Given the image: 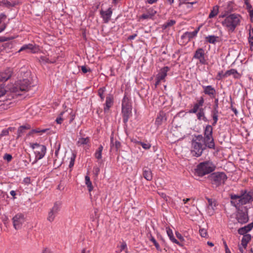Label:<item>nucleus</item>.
Masks as SVG:
<instances>
[{
  "label": "nucleus",
  "instance_id": "nucleus-1",
  "mask_svg": "<svg viewBox=\"0 0 253 253\" xmlns=\"http://www.w3.org/2000/svg\"><path fill=\"white\" fill-rule=\"evenodd\" d=\"M229 197L231 205L237 210L236 219L238 222L242 224L247 223L249 220L248 208L246 206L241 207L253 201V191L242 190L240 194L231 193Z\"/></svg>",
  "mask_w": 253,
  "mask_h": 253
},
{
  "label": "nucleus",
  "instance_id": "nucleus-2",
  "mask_svg": "<svg viewBox=\"0 0 253 253\" xmlns=\"http://www.w3.org/2000/svg\"><path fill=\"white\" fill-rule=\"evenodd\" d=\"M242 16L237 13L230 14L225 16V19L222 22L223 26L226 28L230 32L235 31L236 28L240 25Z\"/></svg>",
  "mask_w": 253,
  "mask_h": 253
},
{
  "label": "nucleus",
  "instance_id": "nucleus-3",
  "mask_svg": "<svg viewBox=\"0 0 253 253\" xmlns=\"http://www.w3.org/2000/svg\"><path fill=\"white\" fill-rule=\"evenodd\" d=\"M216 168L215 165L211 161H205L200 163L196 167L195 172L196 174L202 177L206 174L212 172Z\"/></svg>",
  "mask_w": 253,
  "mask_h": 253
},
{
  "label": "nucleus",
  "instance_id": "nucleus-4",
  "mask_svg": "<svg viewBox=\"0 0 253 253\" xmlns=\"http://www.w3.org/2000/svg\"><path fill=\"white\" fill-rule=\"evenodd\" d=\"M208 179L211 183L216 187L223 184L227 180V177L223 172H212L208 176Z\"/></svg>",
  "mask_w": 253,
  "mask_h": 253
},
{
  "label": "nucleus",
  "instance_id": "nucleus-5",
  "mask_svg": "<svg viewBox=\"0 0 253 253\" xmlns=\"http://www.w3.org/2000/svg\"><path fill=\"white\" fill-rule=\"evenodd\" d=\"M12 74V70L10 68L0 73V97L5 94L6 90L4 88V83L11 77Z\"/></svg>",
  "mask_w": 253,
  "mask_h": 253
},
{
  "label": "nucleus",
  "instance_id": "nucleus-6",
  "mask_svg": "<svg viewBox=\"0 0 253 253\" xmlns=\"http://www.w3.org/2000/svg\"><path fill=\"white\" fill-rule=\"evenodd\" d=\"M31 147L33 149L35 150L36 161L33 163V164H34L38 160L42 159L46 153V148L44 145H41L37 143L32 144Z\"/></svg>",
  "mask_w": 253,
  "mask_h": 253
},
{
  "label": "nucleus",
  "instance_id": "nucleus-7",
  "mask_svg": "<svg viewBox=\"0 0 253 253\" xmlns=\"http://www.w3.org/2000/svg\"><path fill=\"white\" fill-rule=\"evenodd\" d=\"M205 149L206 146H204L202 143L191 141V153L192 156L199 157L202 155L203 151Z\"/></svg>",
  "mask_w": 253,
  "mask_h": 253
},
{
  "label": "nucleus",
  "instance_id": "nucleus-8",
  "mask_svg": "<svg viewBox=\"0 0 253 253\" xmlns=\"http://www.w3.org/2000/svg\"><path fill=\"white\" fill-rule=\"evenodd\" d=\"M30 84V81L27 79L20 80L15 84L13 88V91L16 92L19 90L27 91L31 87Z\"/></svg>",
  "mask_w": 253,
  "mask_h": 253
},
{
  "label": "nucleus",
  "instance_id": "nucleus-9",
  "mask_svg": "<svg viewBox=\"0 0 253 253\" xmlns=\"http://www.w3.org/2000/svg\"><path fill=\"white\" fill-rule=\"evenodd\" d=\"M61 203L60 202H56L50 211H49L47 219L49 222H52L58 212L60 210Z\"/></svg>",
  "mask_w": 253,
  "mask_h": 253
},
{
  "label": "nucleus",
  "instance_id": "nucleus-10",
  "mask_svg": "<svg viewBox=\"0 0 253 253\" xmlns=\"http://www.w3.org/2000/svg\"><path fill=\"white\" fill-rule=\"evenodd\" d=\"M205 55L204 49L202 48H198L194 53L193 58L199 60V63L202 65H207L208 62Z\"/></svg>",
  "mask_w": 253,
  "mask_h": 253
},
{
  "label": "nucleus",
  "instance_id": "nucleus-11",
  "mask_svg": "<svg viewBox=\"0 0 253 253\" xmlns=\"http://www.w3.org/2000/svg\"><path fill=\"white\" fill-rule=\"evenodd\" d=\"M13 224L14 228L16 230L21 228L23 223L25 222V217L22 213H18L13 218Z\"/></svg>",
  "mask_w": 253,
  "mask_h": 253
},
{
  "label": "nucleus",
  "instance_id": "nucleus-12",
  "mask_svg": "<svg viewBox=\"0 0 253 253\" xmlns=\"http://www.w3.org/2000/svg\"><path fill=\"white\" fill-rule=\"evenodd\" d=\"M202 86L205 94L208 95L211 98H215L216 90L214 87L211 85H202Z\"/></svg>",
  "mask_w": 253,
  "mask_h": 253
},
{
  "label": "nucleus",
  "instance_id": "nucleus-13",
  "mask_svg": "<svg viewBox=\"0 0 253 253\" xmlns=\"http://www.w3.org/2000/svg\"><path fill=\"white\" fill-rule=\"evenodd\" d=\"M100 14L103 19L104 23H107L111 19L112 14V10L111 7H109L106 11L101 9L100 10Z\"/></svg>",
  "mask_w": 253,
  "mask_h": 253
},
{
  "label": "nucleus",
  "instance_id": "nucleus-14",
  "mask_svg": "<svg viewBox=\"0 0 253 253\" xmlns=\"http://www.w3.org/2000/svg\"><path fill=\"white\" fill-rule=\"evenodd\" d=\"M113 96L111 94L107 95L106 98V101L104 104V111L105 113L108 112L110 108L113 105Z\"/></svg>",
  "mask_w": 253,
  "mask_h": 253
},
{
  "label": "nucleus",
  "instance_id": "nucleus-15",
  "mask_svg": "<svg viewBox=\"0 0 253 253\" xmlns=\"http://www.w3.org/2000/svg\"><path fill=\"white\" fill-rule=\"evenodd\" d=\"M203 144L206 146V148L208 147L209 149H215V143L213 136H204Z\"/></svg>",
  "mask_w": 253,
  "mask_h": 253
},
{
  "label": "nucleus",
  "instance_id": "nucleus-16",
  "mask_svg": "<svg viewBox=\"0 0 253 253\" xmlns=\"http://www.w3.org/2000/svg\"><path fill=\"white\" fill-rule=\"evenodd\" d=\"M132 107L127 108H122V112L123 114V120L124 123H126L131 116Z\"/></svg>",
  "mask_w": 253,
  "mask_h": 253
},
{
  "label": "nucleus",
  "instance_id": "nucleus-17",
  "mask_svg": "<svg viewBox=\"0 0 253 253\" xmlns=\"http://www.w3.org/2000/svg\"><path fill=\"white\" fill-rule=\"evenodd\" d=\"M237 9V6L236 4L232 2L229 1L228 3L227 6L225 9V13L223 15L221 16L222 17H225L228 15L229 13L234 11Z\"/></svg>",
  "mask_w": 253,
  "mask_h": 253
},
{
  "label": "nucleus",
  "instance_id": "nucleus-18",
  "mask_svg": "<svg viewBox=\"0 0 253 253\" xmlns=\"http://www.w3.org/2000/svg\"><path fill=\"white\" fill-rule=\"evenodd\" d=\"M170 68L168 66H165L160 69L159 73L156 76L157 78H159L162 80L163 82H165V78L167 76V73L169 71Z\"/></svg>",
  "mask_w": 253,
  "mask_h": 253
},
{
  "label": "nucleus",
  "instance_id": "nucleus-19",
  "mask_svg": "<svg viewBox=\"0 0 253 253\" xmlns=\"http://www.w3.org/2000/svg\"><path fill=\"white\" fill-rule=\"evenodd\" d=\"M253 228V222H251L244 227L239 228L238 233L240 235L248 234L247 233Z\"/></svg>",
  "mask_w": 253,
  "mask_h": 253
},
{
  "label": "nucleus",
  "instance_id": "nucleus-20",
  "mask_svg": "<svg viewBox=\"0 0 253 253\" xmlns=\"http://www.w3.org/2000/svg\"><path fill=\"white\" fill-rule=\"evenodd\" d=\"M142 175L143 177L148 181H151L153 178L151 169L146 167H144L142 169Z\"/></svg>",
  "mask_w": 253,
  "mask_h": 253
},
{
  "label": "nucleus",
  "instance_id": "nucleus-21",
  "mask_svg": "<svg viewBox=\"0 0 253 253\" xmlns=\"http://www.w3.org/2000/svg\"><path fill=\"white\" fill-rule=\"evenodd\" d=\"M156 13L157 11L153 8H149L147 10L146 13L141 15L140 18L143 19H152Z\"/></svg>",
  "mask_w": 253,
  "mask_h": 253
},
{
  "label": "nucleus",
  "instance_id": "nucleus-22",
  "mask_svg": "<svg viewBox=\"0 0 253 253\" xmlns=\"http://www.w3.org/2000/svg\"><path fill=\"white\" fill-rule=\"evenodd\" d=\"M219 114L218 110L211 109V116L213 120L212 126H215L216 125L218 120Z\"/></svg>",
  "mask_w": 253,
  "mask_h": 253
},
{
  "label": "nucleus",
  "instance_id": "nucleus-23",
  "mask_svg": "<svg viewBox=\"0 0 253 253\" xmlns=\"http://www.w3.org/2000/svg\"><path fill=\"white\" fill-rule=\"evenodd\" d=\"M233 75L234 78L235 79H238L241 77L240 74L237 72L235 69H231L230 70L226 71L225 74L223 75V78H226L231 75Z\"/></svg>",
  "mask_w": 253,
  "mask_h": 253
},
{
  "label": "nucleus",
  "instance_id": "nucleus-24",
  "mask_svg": "<svg viewBox=\"0 0 253 253\" xmlns=\"http://www.w3.org/2000/svg\"><path fill=\"white\" fill-rule=\"evenodd\" d=\"M196 116L197 119L199 121L202 120L205 122L209 121L208 119L206 117L205 110L203 108H201V109H199V111L196 113Z\"/></svg>",
  "mask_w": 253,
  "mask_h": 253
},
{
  "label": "nucleus",
  "instance_id": "nucleus-25",
  "mask_svg": "<svg viewBox=\"0 0 253 253\" xmlns=\"http://www.w3.org/2000/svg\"><path fill=\"white\" fill-rule=\"evenodd\" d=\"M167 229V233L168 234V236H169L170 240L174 243H175L177 245L180 246H182V245L179 242H178L174 237L173 236V232H172V230L169 228H166Z\"/></svg>",
  "mask_w": 253,
  "mask_h": 253
},
{
  "label": "nucleus",
  "instance_id": "nucleus-26",
  "mask_svg": "<svg viewBox=\"0 0 253 253\" xmlns=\"http://www.w3.org/2000/svg\"><path fill=\"white\" fill-rule=\"evenodd\" d=\"M197 34L193 31L192 32H186L181 36V38L182 39L187 40V42L190 41L192 39L197 36Z\"/></svg>",
  "mask_w": 253,
  "mask_h": 253
},
{
  "label": "nucleus",
  "instance_id": "nucleus-27",
  "mask_svg": "<svg viewBox=\"0 0 253 253\" xmlns=\"http://www.w3.org/2000/svg\"><path fill=\"white\" fill-rule=\"evenodd\" d=\"M212 126L210 125H207L205 126L204 129V135L205 137L207 136H212L213 134V128Z\"/></svg>",
  "mask_w": 253,
  "mask_h": 253
},
{
  "label": "nucleus",
  "instance_id": "nucleus-28",
  "mask_svg": "<svg viewBox=\"0 0 253 253\" xmlns=\"http://www.w3.org/2000/svg\"><path fill=\"white\" fill-rule=\"evenodd\" d=\"M132 107L130 99L125 93L122 102V108H127Z\"/></svg>",
  "mask_w": 253,
  "mask_h": 253
},
{
  "label": "nucleus",
  "instance_id": "nucleus-29",
  "mask_svg": "<svg viewBox=\"0 0 253 253\" xmlns=\"http://www.w3.org/2000/svg\"><path fill=\"white\" fill-rule=\"evenodd\" d=\"M36 49V47L34 45L32 44H28L23 45L19 50L18 52H20L22 51L29 50L32 52H35Z\"/></svg>",
  "mask_w": 253,
  "mask_h": 253
},
{
  "label": "nucleus",
  "instance_id": "nucleus-30",
  "mask_svg": "<svg viewBox=\"0 0 253 253\" xmlns=\"http://www.w3.org/2000/svg\"><path fill=\"white\" fill-rule=\"evenodd\" d=\"M218 37L214 35L209 36L206 37L207 42L212 44H215L218 41Z\"/></svg>",
  "mask_w": 253,
  "mask_h": 253
},
{
  "label": "nucleus",
  "instance_id": "nucleus-31",
  "mask_svg": "<svg viewBox=\"0 0 253 253\" xmlns=\"http://www.w3.org/2000/svg\"><path fill=\"white\" fill-rule=\"evenodd\" d=\"M103 149V146L102 145H100L98 149L96 150L94 157L97 160H100L102 158V152Z\"/></svg>",
  "mask_w": 253,
  "mask_h": 253
},
{
  "label": "nucleus",
  "instance_id": "nucleus-32",
  "mask_svg": "<svg viewBox=\"0 0 253 253\" xmlns=\"http://www.w3.org/2000/svg\"><path fill=\"white\" fill-rule=\"evenodd\" d=\"M106 90L105 86L101 87L98 89V95L100 98V101L102 102L105 98L104 93Z\"/></svg>",
  "mask_w": 253,
  "mask_h": 253
},
{
  "label": "nucleus",
  "instance_id": "nucleus-33",
  "mask_svg": "<svg viewBox=\"0 0 253 253\" xmlns=\"http://www.w3.org/2000/svg\"><path fill=\"white\" fill-rule=\"evenodd\" d=\"M20 3V2L18 0H14L10 2L7 0L3 6L7 8H10L11 7H14L17 5H19Z\"/></svg>",
  "mask_w": 253,
  "mask_h": 253
},
{
  "label": "nucleus",
  "instance_id": "nucleus-34",
  "mask_svg": "<svg viewBox=\"0 0 253 253\" xmlns=\"http://www.w3.org/2000/svg\"><path fill=\"white\" fill-rule=\"evenodd\" d=\"M218 8L217 5L213 7L212 9L209 14V18H212L217 15L218 13Z\"/></svg>",
  "mask_w": 253,
  "mask_h": 253
},
{
  "label": "nucleus",
  "instance_id": "nucleus-35",
  "mask_svg": "<svg viewBox=\"0 0 253 253\" xmlns=\"http://www.w3.org/2000/svg\"><path fill=\"white\" fill-rule=\"evenodd\" d=\"M85 184L86 185L89 192H91L93 190V186L92 182L90 180V177L88 175L85 176Z\"/></svg>",
  "mask_w": 253,
  "mask_h": 253
},
{
  "label": "nucleus",
  "instance_id": "nucleus-36",
  "mask_svg": "<svg viewBox=\"0 0 253 253\" xmlns=\"http://www.w3.org/2000/svg\"><path fill=\"white\" fill-rule=\"evenodd\" d=\"M121 143L119 141H116L115 143H113V138H111V148L113 149L114 147L116 149V151H118V149L121 147Z\"/></svg>",
  "mask_w": 253,
  "mask_h": 253
},
{
  "label": "nucleus",
  "instance_id": "nucleus-37",
  "mask_svg": "<svg viewBox=\"0 0 253 253\" xmlns=\"http://www.w3.org/2000/svg\"><path fill=\"white\" fill-rule=\"evenodd\" d=\"M176 23L175 21L174 20H169L168 22L164 23L162 26V29L163 30H165L167 28L171 27L174 24H175Z\"/></svg>",
  "mask_w": 253,
  "mask_h": 253
},
{
  "label": "nucleus",
  "instance_id": "nucleus-38",
  "mask_svg": "<svg viewBox=\"0 0 253 253\" xmlns=\"http://www.w3.org/2000/svg\"><path fill=\"white\" fill-rule=\"evenodd\" d=\"M89 142V137H87L86 138H79L78 141L77 142V144L78 145H82L87 144Z\"/></svg>",
  "mask_w": 253,
  "mask_h": 253
},
{
  "label": "nucleus",
  "instance_id": "nucleus-39",
  "mask_svg": "<svg viewBox=\"0 0 253 253\" xmlns=\"http://www.w3.org/2000/svg\"><path fill=\"white\" fill-rule=\"evenodd\" d=\"M164 112H161L160 114L157 116V117L156 119V124L158 125H161L163 118L164 117Z\"/></svg>",
  "mask_w": 253,
  "mask_h": 253
},
{
  "label": "nucleus",
  "instance_id": "nucleus-40",
  "mask_svg": "<svg viewBox=\"0 0 253 253\" xmlns=\"http://www.w3.org/2000/svg\"><path fill=\"white\" fill-rule=\"evenodd\" d=\"M201 108V107H200L198 105H197L196 103H195L194 104L193 108L189 110L188 112L191 114H196L199 111V109H200Z\"/></svg>",
  "mask_w": 253,
  "mask_h": 253
},
{
  "label": "nucleus",
  "instance_id": "nucleus-41",
  "mask_svg": "<svg viewBox=\"0 0 253 253\" xmlns=\"http://www.w3.org/2000/svg\"><path fill=\"white\" fill-rule=\"evenodd\" d=\"M135 142L140 144L145 150H148L151 147V144L149 143H145L141 141H135Z\"/></svg>",
  "mask_w": 253,
  "mask_h": 253
},
{
  "label": "nucleus",
  "instance_id": "nucleus-42",
  "mask_svg": "<svg viewBox=\"0 0 253 253\" xmlns=\"http://www.w3.org/2000/svg\"><path fill=\"white\" fill-rule=\"evenodd\" d=\"M195 139H193L192 141H195L197 142L201 143V141H204V136H203L202 134H199L195 136Z\"/></svg>",
  "mask_w": 253,
  "mask_h": 253
},
{
  "label": "nucleus",
  "instance_id": "nucleus-43",
  "mask_svg": "<svg viewBox=\"0 0 253 253\" xmlns=\"http://www.w3.org/2000/svg\"><path fill=\"white\" fill-rule=\"evenodd\" d=\"M243 237L242 239V241L244 242L249 243L252 239V236L251 234H244L243 235Z\"/></svg>",
  "mask_w": 253,
  "mask_h": 253
},
{
  "label": "nucleus",
  "instance_id": "nucleus-44",
  "mask_svg": "<svg viewBox=\"0 0 253 253\" xmlns=\"http://www.w3.org/2000/svg\"><path fill=\"white\" fill-rule=\"evenodd\" d=\"M150 241L153 243L154 245L158 251H161V249L159 243L157 242L154 238H151V240Z\"/></svg>",
  "mask_w": 253,
  "mask_h": 253
},
{
  "label": "nucleus",
  "instance_id": "nucleus-45",
  "mask_svg": "<svg viewBox=\"0 0 253 253\" xmlns=\"http://www.w3.org/2000/svg\"><path fill=\"white\" fill-rule=\"evenodd\" d=\"M209 203V206L211 207V208L214 210V207H216V202L214 200L212 199L207 198Z\"/></svg>",
  "mask_w": 253,
  "mask_h": 253
},
{
  "label": "nucleus",
  "instance_id": "nucleus-46",
  "mask_svg": "<svg viewBox=\"0 0 253 253\" xmlns=\"http://www.w3.org/2000/svg\"><path fill=\"white\" fill-rule=\"evenodd\" d=\"M123 251H125L126 253H127V252L126 244L125 242L122 243V244L120 247V252H122Z\"/></svg>",
  "mask_w": 253,
  "mask_h": 253
},
{
  "label": "nucleus",
  "instance_id": "nucleus-47",
  "mask_svg": "<svg viewBox=\"0 0 253 253\" xmlns=\"http://www.w3.org/2000/svg\"><path fill=\"white\" fill-rule=\"evenodd\" d=\"M213 99H214V104L212 106V109L218 110V108H219L218 98H216L215 97V98H213Z\"/></svg>",
  "mask_w": 253,
  "mask_h": 253
},
{
  "label": "nucleus",
  "instance_id": "nucleus-48",
  "mask_svg": "<svg viewBox=\"0 0 253 253\" xmlns=\"http://www.w3.org/2000/svg\"><path fill=\"white\" fill-rule=\"evenodd\" d=\"M249 43L253 45V29H250L249 37L248 39Z\"/></svg>",
  "mask_w": 253,
  "mask_h": 253
},
{
  "label": "nucleus",
  "instance_id": "nucleus-49",
  "mask_svg": "<svg viewBox=\"0 0 253 253\" xmlns=\"http://www.w3.org/2000/svg\"><path fill=\"white\" fill-rule=\"evenodd\" d=\"M3 158L4 160L7 161V162H10L12 159V156L11 154L6 153L3 156Z\"/></svg>",
  "mask_w": 253,
  "mask_h": 253
},
{
  "label": "nucleus",
  "instance_id": "nucleus-50",
  "mask_svg": "<svg viewBox=\"0 0 253 253\" xmlns=\"http://www.w3.org/2000/svg\"><path fill=\"white\" fill-rule=\"evenodd\" d=\"M199 233L201 237L206 238L208 236L207 230L204 228L199 230Z\"/></svg>",
  "mask_w": 253,
  "mask_h": 253
},
{
  "label": "nucleus",
  "instance_id": "nucleus-51",
  "mask_svg": "<svg viewBox=\"0 0 253 253\" xmlns=\"http://www.w3.org/2000/svg\"><path fill=\"white\" fill-rule=\"evenodd\" d=\"M75 158H76V155L75 154H73L71 158L70 161V164H69V168H72L74 166Z\"/></svg>",
  "mask_w": 253,
  "mask_h": 253
},
{
  "label": "nucleus",
  "instance_id": "nucleus-52",
  "mask_svg": "<svg viewBox=\"0 0 253 253\" xmlns=\"http://www.w3.org/2000/svg\"><path fill=\"white\" fill-rule=\"evenodd\" d=\"M64 114V112H62L60 115H59V116L58 117L55 121L58 124H61L63 121V118L61 117V116L63 115V114Z\"/></svg>",
  "mask_w": 253,
  "mask_h": 253
},
{
  "label": "nucleus",
  "instance_id": "nucleus-53",
  "mask_svg": "<svg viewBox=\"0 0 253 253\" xmlns=\"http://www.w3.org/2000/svg\"><path fill=\"white\" fill-rule=\"evenodd\" d=\"M205 100L203 96L200 97L199 99L197 101V102L196 103L197 105H198L200 107H202L204 103Z\"/></svg>",
  "mask_w": 253,
  "mask_h": 253
},
{
  "label": "nucleus",
  "instance_id": "nucleus-54",
  "mask_svg": "<svg viewBox=\"0 0 253 253\" xmlns=\"http://www.w3.org/2000/svg\"><path fill=\"white\" fill-rule=\"evenodd\" d=\"M244 0V3L246 6V9H247L248 11L253 9L252 5L250 3L249 0Z\"/></svg>",
  "mask_w": 253,
  "mask_h": 253
},
{
  "label": "nucleus",
  "instance_id": "nucleus-55",
  "mask_svg": "<svg viewBox=\"0 0 253 253\" xmlns=\"http://www.w3.org/2000/svg\"><path fill=\"white\" fill-rule=\"evenodd\" d=\"M81 70L84 74L91 72V70L89 68H87L85 66H81Z\"/></svg>",
  "mask_w": 253,
  "mask_h": 253
},
{
  "label": "nucleus",
  "instance_id": "nucleus-56",
  "mask_svg": "<svg viewBox=\"0 0 253 253\" xmlns=\"http://www.w3.org/2000/svg\"><path fill=\"white\" fill-rule=\"evenodd\" d=\"M93 174L95 176H97L100 172V169L98 167H95L93 168Z\"/></svg>",
  "mask_w": 253,
  "mask_h": 253
},
{
  "label": "nucleus",
  "instance_id": "nucleus-57",
  "mask_svg": "<svg viewBox=\"0 0 253 253\" xmlns=\"http://www.w3.org/2000/svg\"><path fill=\"white\" fill-rule=\"evenodd\" d=\"M9 134V132H8V129H3L0 134V137H2V136H7Z\"/></svg>",
  "mask_w": 253,
  "mask_h": 253
},
{
  "label": "nucleus",
  "instance_id": "nucleus-58",
  "mask_svg": "<svg viewBox=\"0 0 253 253\" xmlns=\"http://www.w3.org/2000/svg\"><path fill=\"white\" fill-rule=\"evenodd\" d=\"M31 128V126L29 125H26L21 126H20V130L21 131V129H24V130L26 129H29Z\"/></svg>",
  "mask_w": 253,
  "mask_h": 253
},
{
  "label": "nucleus",
  "instance_id": "nucleus-59",
  "mask_svg": "<svg viewBox=\"0 0 253 253\" xmlns=\"http://www.w3.org/2000/svg\"><path fill=\"white\" fill-rule=\"evenodd\" d=\"M23 183L26 184H29L31 183V178L30 177H27L24 178Z\"/></svg>",
  "mask_w": 253,
  "mask_h": 253
},
{
  "label": "nucleus",
  "instance_id": "nucleus-60",
  "mask_svg": "<svg viewBox=\"0 0 253 253\" xmlns=\"http://www.w3.org/2000/svg\"><path fill=\"white\" fill-rule=\"evenodd\" d=\"M6 16L4 13H1L0 14V24L3 21L5 20Z\"/></svg>",
  "mask_w": 253,
  "mask_h": 253
},
{
  "label": "nucleus",
  "instance_id": "nucleus-61",
  "mask_svg": "<svg viewBox=\"0 0 253 253\" xmlns=\"http://www.w3.org/2000/svg\"><path fill=\"white\" fill-rule=\"evenodd\" d=\"M176 235L177 238L179 239L181 241H183L184 240L183 237L178 232H176Z\"/></svg>",
  "mask_w": 253,
  "mask_h": 253
},
{
  "label": "nucleus",
  "instance_id": "nucleus-62",
  "mask_svg": "<svg viewBox=\"0 0 253 253\" xmlns=\"http://www.w3.org/2000/svg\"><path fill=\"white\" fill-rule=\"evenodd\" d=\"M60 145L59 144L58 147H56L55 152V156L56 158L58 157V153L60 150Z\"/></svg>",
  "mask_w": 253,
  "mask_h": 253
},
{
  "label": "nucleus",
  "instance_id": "nucleus-63",
  "mask_svg": "<svg viewBox=\"0 0 253 253\" xmlns=\"http://www.w3.org/2000/svg\"><path fill=\"white\" fill-rule=\"evenodd\" d=\"M20 130V127L18 128V130H17V134H18V136H17V137H21L23 134V133L24 132V129H21V131H19Z\"/></svg>",
  "mask_w": 253,
  "mask_h": 253
},
{
  "label": "nucleus",
  "instance_id": "nucleus-64",
  "mask_svg": "<svg viewBox=\"0 0 253 253\" xmlns=\"http://www.w3.org/2000/svg\"><path fill=\"white\" fill-rule=\"evenodd\" d=\"M156 82L155 84V88H156L157 87V86L159 85L160 82L161 81H162V80H160V79L159 78H156Z\"/></svg>",
  "mask_w": 253,
  "mask_h": 253
}]
</instances>
